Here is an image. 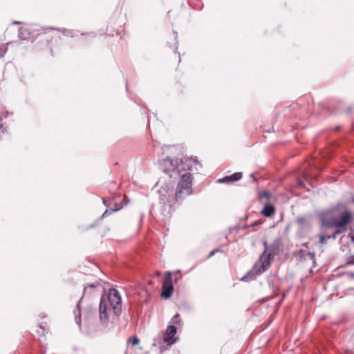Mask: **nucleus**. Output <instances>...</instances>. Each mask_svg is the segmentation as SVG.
<instances>
[{
	"mask_svg": "<svg viewBox=\"0 0 354 354\" xmlns=\"http://www.w3.org/2000/svg\"><path fill=\"white\" fill-rule=\"evenodd\" d=\"M192 181L193 176L187 173L182 175L174 192L173 190L161 188L159 190L160 203L167 204L169 207L181 203L184 199L192 194Z\"/></svg>",
	"mask_w": 354,
	"mask_h": 354,
	"instance_id": "nucleus-1",
	"label": "nucleus"
},
{
	"mask_svg": "<svg viewBox=\"0 0 354 354\" xmlns=\"http://www.w3.org/2000/svg\"><path fill=\"white\" fill-rule=\"evenodd\" d=\"M266 249L261 254L259 259L255 262L252 269L241 279V280L251 281L257 278L268 270L270 267V261L276 255L280 254L283 250V244L281 239H275L272 243L268 246L264 243Z\"/></svg>",
	"mask_w": 354,
	"mask_h": 354,
	"instance_id": "nucleus-2",
	"label": "nucleus"
},
{
	"mask_svg": "<svg viewBox=\"0 0 354 354\" xmlns=\"http://www.w3.org/2000/svg\"><path fill=\"white\" fill-rule=\"evenodd\" d=\"M122 309V299L119 292L115 288H110L108 294H104L100 299L99 306L100 319L102 324L109 323L108 311L112 310L114 315H120Z\"/></svg>",
	"mask_w": 354,
	"mask_h": 354,
	"instance_id": "nucleus-3",
	"label": "nucleus"
},
{
	"mask_svg": "<svg viewBox=\"0 0 354 354\" xmlns=\"http://www.w3.org/2000/svg\"><path fill=\"white\" fill-rule=\"evenodd\" d=\"M198 163V160L192 158L173 160L167 157L162 159L160 167L162 171L168 174L170 178H176L178 176L180 178L182 175L187 173L192 176V167Z\"/></svg>",
	"mask_w": 354,
	"mask_h": 354,
	"instance_id": "nucleus-4",
	"label": "nucleus"
},
{
	"mask_svg": "<svg viewBox=\"0 0 354 354\" xmlns=\"http://www.w3.org/2000/svg\"><path fill=\"white\" fill-rule=\"evenodd\" d=\"M320 221H350L351 214L342 205L318 213Z\"/></svg>",
	"mask_w": 354,
	"mask_h": 354,
	"instance_id": "nucleus-5",
	"label": "nucleus"
},
{
	"mask_svg": "<svg viewBox=\"0 0 354 354\" xmlns=\"http://www.w3.org/2000/svg\"><path fill=\"white\" fill-rule=\"evenodd\" d=\"M176 333V326H168L162 337L158 336L153 339V346L156 347L160 353H162L177 341L178 337H175Z\"/></svg>",
	"mask_w": 354,
	"mask_h": 354,
	"instance_id": "nucleus-6",
	"label": "nucleus"
},
{
	"mask_svg": "<svg viewBox=\"0 0 354 354\" xmlns=\"http://www.w3.org/2000/svg\"><path fill=\"white\" fill-rule=\"evenodd\" d=\"M336 236L337 235L333 225L324 224L322 223L321 232L319 235L320 244H324L329 239H335Z\"/></svg>",
	"mask_w": 354,
	"mask_h": 354,
	"instance_id": "nucleus-7",
	"label": "nucleus"
},
{
	"mask_svg": "<svg viewBox=\"0 0 354 354\" xmlns=\"http://www.w3.org/2000/svg\"><path fill=\"white\" fill-rule=\"evenodd\" d=\"M173 290L174 287L172 284L171 274V272H167L165 276L162 283L161 296L165 298H169L171 295Z\"/></svg>",
	"mask_w": 354,
	"mask_h": 354,
	"instance_id": "nucleus-8",
	"label": "nucleus"
},
{
	"mask_svg": "<svg viewBox=\"0 0 354 354\" xmlns=\"http://www.w3.org/2000/svg\"><path fill=\"white\" fill-rule=\"evenodd\" d=\"M103 203L107 207L102 215L103 217H105L106 215L114 212H117L122 208V205L120 204L113 203V201L111 200L103 199Z\"/></svg>",
	"mask_w": 354,
	"mask_h": 354,
	"instance_id": "nucleus-9",
	"label": "nucleus"
},
{
	"mask_svg": "<svg viewBox=\"0 0 354 354\" xmlns=\"http://www.w3.org/2000/svg\"><path fill=\"white\" fill-rule=\"evenodd\" d=\"M242 176V172H235L230 176H226L223 178L219 179L218 182L223 183H234L241 179Z\"/></svg>",
	"mask_w": 354,
	"mask_h": 354,
	"instance_id": "nucleus-10",
	"label": "nucleus"
},
{
	"mask_svg": "<svg viewBox=\"0 0 354 354\" xmlns=\"http://www.w3.org/2000/svg\"><path fill=\"white\" fill-rule=\"evenodd\" d=\"M324 224L333 225L336 235L345 232L347 230V225L349 223H323Z\"/></svg>",
	"mask_w": 354,
	"mask_h": 354,
	"instance_id": "nucleus-11",
	"label": "nucleus"
},
{
	"mask_svg": "<svg viewBox=\"0 0 354 354\" xmlns=\"http://www.w3.org/2000/svg\"><path fill=\"white\" fill-rule=\"evenodd\" d=\"M274 212V208L272 205L267 204L261 211L263 215L266 217H270Z\"/></svg>",
	"mask_w": 354,
	"mask_h": 354,
	"instance_id": "nucleus-12",
	"label": "nucleus"
},
{
	"mask_svg": "<svg viewBox=\"0 0 354 354\" xmlns=\"http://www.w3.org/2000/svg\"><path fill=\"white\" fill-rule=\"evenodd\" d=\"M171 322L174 324H176L177 326H180L181 324V319L180 318V315L178 313H176L171 320Z\"/></svg>",
	"mask_w": 354,
	"mask_h": 354,
	"instance_id": "nucleus-13",
	"label": "nucleus"
},
{
	"mask_svg": "<svg viewBox=\"0 0 354 354\" xmlns=\"http://www.w3.org/2000/svg\"><path fill=\"white\" fill-rule=\"evenodd\" d=\"M139 342H140V339H138V337L137 336L130 337L127 341V343L129 344H131L133 346L138 345L139 344Z\"/></svg>",
	"mask_w": 354,
	"mask_h": 354,
	"instance_id": "nucleus-14",
	"label": "nucleus"
},
{
	"mask_svg": "<svg viewBox=\"0 0 354 354\" xmlns=\"http://www.w3.org/2000/svg\"><path fill=\"white\" fill-rule=\"evenodd\" d=\"M2 112L0 113V120H2L3 119L7 118L8 115L10 114L12 115V113H10L8 111L5 110L3 108L1 109Z\"/></svg>",
	"mask_w": 354,
	"mask_h": 354,
	"instance_id": "nucleus-15",
	"label": "nucleus"
},
{
	"mask_svg": "<svg viewBox=\"0 0 354 354\" xmlns=\"http://www.w3.org/2000/svg\"><path fill=\"white\" fill-rule=\"evenodd\" d=\"M271 196V194L268 192H261L260 194H259V198L260 200H263V199H266V200H269V198H270Z\"/></svg>",
	"mask_w": 354,
	"mask_h": 354,
	"instance_id": "nucleus-16",
	"label": "nucleus"
},
{
	"mask_svg": "<svg viewBox=\"0 0 354 354\" xmlns=\"http://www.w3.org/2000/svg\"><path fill=\"white\" fill-rule=\"evenodd\" d=\"M7 50H8V48L5 46H3L2 47L0 48V57L1 58L4 57Z\"/></svg>",
	"mask_w": 354,
	"mask_h": 354,
	"instance_id": "nucleus-17",
	"label": "nucleus"
},
{
	"mask_svg": "<svg viewBox=\"0 0 354 354\" xmlns=\"http://www.w3.org/2000/svg\"><path fill=\"white\" fill-rule=\"evenodd\" d=\"M57 30L59 31H62V33L66 36H70V35H71V33H72V30H69V29L64 28L63 30H62V29H57Z\"/></svg>",
	"mask_w": 354,
	"mask_h": 354,
	"instance_id": "nucleus-18",
	"label": "nucleus"
},
{
	"mask_svg": "<svg viewBox=\"0 0 354 354\" xmlns=\"http://www.w3.org/2000/svg\"><path fill=\"white\" fill-rule=\"evenodd\" d=\"M349 265H354V257H350L348 260L345 263V266H349Z\"/></svg>",
	"mask_w": 354,
	"mask_h": 354,
	"instance_id": "nucleus-19",
	"label": "nucleus"
},
{
	"mask_svg": "<svg viewBox=\"0 0 354 354\" xmlns=\"http://www.w3.org/2000/svg\"><path fill=\"white\" fill-rule=\"evenodd\" d=\"M221 252V250H218V249H215V250H213L209 254V257H212L215 253L216 252Z\"/></svg>",
	"mask_w": 354,
	"mask_h": 354,
	"instance_id": "nucleus-20",
	"label": "nucleus"
},
{
	"mask_svg": "<svg viewBox=\"0 0 354 354\" xmlns=\"http://www.w3.org/2000/svg\"><path fill=\"white\" fill-rule=\"evenodd\" d=\"M348 278L353 279H354V272H350L347 273Z\"/></svg>",
	"mask_w": 354,
	"mask_h": 354,
	"instance_id": "nucleus-21",
	"label": "nucleus"
},
{
	"mask_svg": "<svg viewBox=\"0 0 354 354\" xmlns=\"http://www.w3.org/2000/svg\"><path fill=\"white\" fill-rule=\"evenodd\" d=\"M349 237L352 242L354 243V232L352 231L351 233H349Z\"/></svg>",
	"mask_w": 354,
	"mask_h": 354,
	"instance_id": "nucleus-22",
	"label": "nucleus"
},
{
	"mask_svg": "<svg viewBox=\"0 0 354 354\" xmlns=\"http://www.w3.org/2000/svg\"><path fill=\"white\" fill-rule=\"evenodd\" d=\"M88 286H89V287H91V288H95V287L97 286V285H95V284H90Z\"/></svg>",
	"mask_w": 354,
	"mask_h": 354,
	"instance_id": "nucleus-23",
	"label": "nucleus"
},
{
	"mask_svg": "<svg viewBox=\"0 0 354 354\" xmlns=\"http://www.w3.org/2000/svg\"><path fill=\"white\" fill-rule=\"evenodd\" d=\"M12 24H21V22H19V21H14L12 22Z\"/></svg>",
	"mask_w": 354,
	"mask_h": 354,
	"instance_id": "nucleus-24",
	"label": "nucleus"
},
{
	"mask_svg": "<svg viewBox=\"0 0 354 354\" xmlns=\"http://www.w3.org/2000/svg\"><path fill=\"white\" fill-rule=\"evenodd\" d=\"M38 354H46L45 353V351H40L39 353Z\"/></svg>",
	"mask_w": 354,
	"mask_h": 354,
	"instance_id": "nucleus-25",
	"label": "nucleus"
},
{
	"mask_svg": "<svg viewBox=\"0 0 354 354\" xmlns=\"http://www.w3.org/2000/svg\"><path fill=\"white\" fill-rule=\"evenodd\" d=\"M297 221L300 222V221H304L302 218H298Z\"/></svg>",
	"mask_w": 354,
	"mask_h": 354,
	"instance_id": "nucleus-26",
	"label": "nucleus"
},
{
	"mask_svg": "<svg viewBox=\"0 0 354 354\" xmlns=\"http://www.w3.org/2000/svg\"><path fill=\"white\" fill-rule=\"evenodd\" d=\"M299 183V186H303V184H302V183H301V181H299V183Z\"/></svg>",
	"mask_w": 354,
	"mask_h": 354,
	"instance_id": "nucleus-27",
	"label": "nucleus"
},
{
	"mask_svg": "<svg viewBox=\"0 0 354 354\" xmlns=\"http://www.w3.org/2000/svg\"><path fill=\"white\" fill-rule=\"evenodd\" d=\"M174 35H175V36L176 37H177V32L174 31Z\"/></svg>",
	"mask_w": 354,
	"mask_h": 354,
	"instance_id": "nucleus-28",
	"label": "nucleus"
},
{
	"mask_svg": "<svg viewBox=\"0 0 354 354\" xmlns=\"http://www.w3.org/2000/svg\"><path fill=\"white\" fill-rule=\"evenodd\" d=\"M257 223L260 224L261 223H260V222H258V223H254L252 225H255Z\"/></svg>",
	"mask_w": 354,
	"mask_h": 354,
	"instance_id": "nucleus-29",
	"label": "nucleus"
},
{
	"mask_svg": "<svg viewBox=\"0 0 354 354\" xmlns=\"http://www.w3.org/2000/svg\"><path fill=\"white\" fill-rule=\"evenodd\" d=\"M177 280H178V279H177V278H175V279H174V281H175V282H176Z\"/></svg>",
	"mask_w": 354,
	"mask_h": 354,
	"instance_id": "nucleus-30",
	"label": "nucleus"
},
{
	"mask_svg": "<svg viewBox=\"0 0 354 354\" xmlns=\"http://www.w3.org/2000/svg\"><path fill=\"white\" fill-rule=\"evenodd\" d=\"M1 127H2V124H0V128H1Z\"/></svg>",
	"mask_w": 354,
	"mask_h": 354,
	"instance_id": "nucleus-31",
	"label": "nucleus"
}]
</instances>
